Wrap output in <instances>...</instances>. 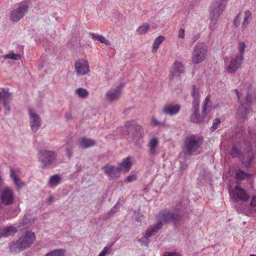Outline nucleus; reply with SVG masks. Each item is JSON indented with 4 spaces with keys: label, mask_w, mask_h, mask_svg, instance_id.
I'll return each mask as SVG.
<instances>
[{
    "label": "nucleus",
    "mask_w": 256,
    "mask_h": 256,
    "mask_svg": "<svg viewBox=\"0 0 256 256\" xmlns=\"http://www.w3.org/2000/svg\"><path fill=\"white\" fill-rule=\"evenodd\" d=\"M246 45L244 42H240L238 44V50L239 52V55L241 56L242 57H244V53L245 50Z\"/></svg>",
    "instance_id": "obj_38"
},
{
    "label": "nucleus",
    "mask_w": 256,
    "mask_h": 256,
    "mask_svg": "<svg viewBox=\"0 0 256 256\" xmlns=\"http://www.w3.org/2000/svg\"><path fill=\"white\" fill-rule=\"evenodd\" d=\"M75 93L80 97L82 98H86L88 94V91L84 88H78L77 89Z\"/></svg>",
    "instance_id": "obj_31"
},
{
    "label": "nucleus",
    "mask_w": 256,
    "mask_h": 256,
    "mask_svg": "<svg viewBox=\"0 0 256 256\" xmlns=\"http://www.w3.org/2000/svg\"><path fill=\"white\" fill-rule=\"evenodd\" d=\"M124 126L128 138L132 140L136 146L141 148L144 144V130L143 128L134 120L126 122Z\"/></svg>",
    "instance_id": "obj_3"
},
{
    "label": "nucleus",
    "mask_w": 256,
    "mask_h": 256,
    "mask_svg": "<svg viewBox=\"0 0 256 256\" xmlns=\"http://www.w3.org/2000/svg\"><path fill=\"white\" fill-rule=\"evenodd\" d=\"M16 232V228L14 226H6L0 229V238L8 237L14 234Z\"/></svg>",
    "instance_id": "obj_23"
},
{
    "label": "nucleus",
    "mask_w": 256,
    "mask_h": 256,
    "mask_svg": "<svg viewBox=\"0 0 256 256\" xmlns=\"http://www.w3.org/2000/svg\"><path fill=\"white\" fill-rule=\"evenodd\" d=\"M228 0H214L210 10V28L212 30L215 29V25L217 20L224 10L228 4Z\"/></svg>",
    "instance_id": "obj_6"
},
{
    "label": "nucleus",
    "mask_w": 256,
    "mask_h": 256,
    "mask_svg": "<svg viewBox=\"0 0 256 256\" xmlns=\"http://www.w3.org/2000/svg\"><path fill=\"white\" fill-rule=\"evenodd\" d=\"M122 89V86H118L109 90L106 94V99L110 102L118 99L120 95Z\"/></svg>",
    "instance_id": "obj_18"
},
{
    "label": "nucleus",
    "mask_w": 256,
    "mask_h": 256,
    "mask_svg": "<svg viewBox=\"0 0 256 256\" xmlns=\"http://www.w3.org/2000/svg\"><path fill=\"white\" fill-rule=\"evenodd\" d=\"M2 57L4 59H11L17 60L20 58V55L18 54H14L13 52H11L10 54L4 55Z\"/></svg>",
    "instance_id": "obj_34"
},
{
    "label": "nucleus",
    "mask_w": 256,
    "mask_h": 256,
    "mask_svg": "<svg viewBox=\"0 0 256 256\" xmlns=\"http://www.w3.org/2000/svg\"><path fill=\"white\" fill-rule=\"evenodd\" d=\"M184 206L182 204H178L174 208V212L165 209L161 210L156 216L157 224H161V228L164 224L173 222L174 225L179 223L184 216Z\"/></svg>",
    "instance_id": "obj_2"
},
{
    "label": "nucleus",
    "mask_w": 256,
    "mask_h": 256,
    "mask_svg": "<svg viewBox=\"0 0 256 256\" xmlns=\"http://www.w3.org/2000/svg\"><path fill=\"white\" fill-rule=\"evenodd\" d=\"M10 177L13 179V180H14V178H18L13 170H11L10 171Z\"/></svg>",
    "instance_id": "obj_50"
},
{
    "label": "nucleus",
    "mask_w": 256,
    "mask_h": 256,
    "mask_svg": "<svg viewBox=\"0 0 256 256\" xmlns=\"http://www.w3.org/2000/svg\"><path fill=\"white\" fill-rule=\"evenodd\" d=\"M203 142V138L196 135H190L186 137L184 148L186 156H190L196 152Z\"/></svg>",
    "instance_id": "obj_7"
},
{
    "label": "nucleus",
    "mask_w": 256,
    "mask_h": 256,
    "mask_svg": "<svg viewBox=\"0 0 256 256\" xmlns=\"http://www.w3.org/2000/svg\"><path fill=\"white\" fill-rule=\"evenodd\" d=\"M1 110V108H0V111Z\"/></svg>",
    "instance_id": "obj_58"
},
{
    "label": "nucleus",
    "mask_w": 256,
    "mask_h": 256,
    "mask_svg": "<svg viewBox=\"0 0 256 256\" xmlns=\"http://www.w3.org/2000/svg\"><path fill=\"white\" fill-rule=\"evenodd\" d=\"M185 36L184 30L183 28H180L178 32V38H184Z\"/></svg>",
    "instance_id": "obj_46"
},
{
    "label": "nucleus",
    "mask_w": 256,
    "mask_h": 256,
    "mask_svg": "<svg viewBox=\"0 0 256 256\" xmlns=\"http://www.w3.org/2000/svg\"><path fill=\"white\" fill-rule=\"evenodd\" d=\"M99 42L101 43L104 44L107 46H109L110 44V42L107 39H106V38L102 36H101L100 37V38L99 39Z\"/></svg>",
    "instance_id": "obj_41"
},
{
    "label": "nucleus",
    "mask_w": 256,
    "mask_h": 256,
    "mask_svg": "<svg viewBox=\"0 0 256 256\" xmlns=\"http://www.w3.org/2000/svg\"><path fill=\"white\" fill-rule=\"evenodd\" d=\"M64 146L66 148L67 156L70 158L72 156V150L74 148V144L72 142H68Z\"/></svg>",
    "instance_id": "obj_32"
},
{
    "label": "nucleus",
    "mask_w": 256,
    "mask_h": 256,
    "mask_svg": "<svg viewBox=\"0 0 256 256\" xmlns=\"http://www.w3.org/2000/svg\"><path fill=\"white\" fill-rule=\"evenodd\" d=\"M76 170L77 172H79L80 171L82 170V166H80V165H78V164H76Z\"/></svg>",
    "instance_id": "obj_53"
},
{
    "label": "nucleus",
    "mask_w": 256,
    "mask_h": 256,
    "mask_svg": "<svg viewBox=\"0 0 256 256\" xmlns=\"http://www.w3.org/2000/svg\"><path fill=\"white\" fill-rule=\"evenodd\" d=\"M14 184L18 186L21 187V182L20 180L18 178H14V180H13Z\"/></svg>",
    "instance_id": "obj_48"
},
{
    "label": "nucleus",
    "mask_w": 256,
    "mask_h": 256,
    "mask_svg": "<svg viewBox=\"0 0 256 256\" xmlns=\"http://www.w3.org/2000/svg\"><path fill=\"white\" fill-rule=\"evenodd\" d=\"M230 194L232 197L234 202H236L234 206L238 212H244L246 205L244 202L238 203V200L246 202L248 200L250 196L246 191L239 186H236L232 191L230 192Z\"/></svg>",
    "instance_id": "obj_5"
},
{
    "label": "nucleus",
    "mask_w": 256,
    "mask_h": 256,
    "mask_svg": "<svg viewBox=\"0 0 256 256\" xmlns=\"http://www.w3.org/2000/svg\"><path fill=\"white\" fill-rule=\"evenodd\" d=\"M136 178V175L134 173L132 172L130 175L127 177L126 180L128 182H131L134 180Z\"/></svg>",
    "instance_id": "obj_45"
},
{
    "label": "nucleus",
    "mask_w": 256,
    "mask_h": 256,
    "mask_svg": "<svg viewBox=\"0 0 256 256\" xmlns=\"http://www.w3.org/2000/svg\"><path fill=\"white\" fill-rule=\"evenodd\" d=\"M62 176L58 174H56L51 176L48 180V184L50 187H56L61 182Z\"/></svg>",
    "instance_id": "obj_27"
},
{
    "label": "nucleus",
    "mask_w": 256,
    "mask_h": 256,
    "mask_svg": "<svg viewBox=\"0 0 256 256\" xmlns=\"http://www.w3.org/2000/svg\"><path fill=\"white\" fill-rule=\"evenodd\" d=\"M10 96L11 94L6 89H2V92H0V100H4L3 106L4 108L5 114H8L10 110Z\"/></svg>",
    "instance_id": "obj_16"
},
{
    "label": "nucleus",
    "mask_w": 256,
    "mask_h": 256,
    "mask_svg": "<svg viewBox=\"0 0 256 256\" xmlns=\"http://www.w3.org/2000/svg\"><path fill=\"white\" fill-rule=\"evenodd\" d=\"M104 172L112 178H117L120 176V170L118 166H114L111 165H106L103 167Z\"/></svg>",
    "instance_id": "obj_17"
},
{
    "label": "nucleus",
    "mask_w": 256,
    "mask_h": 256,
    "mask_svg": "<svg viewBox=\"0 0 256 256\" xmlns=\"http://www.w3.org/2000/svg\"><path fill=\"white\" fill-rule=\"evenodd\" d=\"M252 20V12L249 10H246L244 12V18L242 25V30H244L248 26Z\"/></svg>",
    "instance_id": "obj_25"
},
{
    "label": "nucleus",
    "mask_w": 256,
    "mask_h": 256,
    "mask_svg": "<svg viewBox=\"0 0 256 256\" xmlns=\"http://www.w3.org/2000/svg\"><path fill=\"white\" fill-rule=\"evenodd\" d=\"M164 38H165L162 36H160L156 38L152 44V52L154 53L157 52L160 44L162 42Z\"/></svg>",
    "instance_id": "obj_29"
},
{
    "label": "nucleus",
    "mask_w": 256,
    "mask_h": 256,
    "mask_svg": "<svg viewBox=\"0 0 256 256\" xmlns=\"http://www.w3.org/2000/svg\"><path fill=\"white\" fill-rule=\"evenodd\" d=\"M14 200V192L12 188L6 187L0 191V200L4 205L10 206L12 204Z\"/></svg>",
    "instance_id": "obj_13"
},
{
    "label": "nucleus",
    "mask_w": 256,
    "mask_h": 256,
    "mask_svg": "<svg viewBox=\"0 0 256 256\" xmlns=\"http://www.w3.org/2000/svg\"><path fill=\"white\" fill-rule=\"evenodd\" d=\"M161 228V224H156L153 226L148 228L144 236L141 239L139 240V241L141 242H142L145 245L148 244L147 242H145V240H148V238L152 236V234L155 232H157Z\"/></svg>",
    "instance_id": "obj_20"
},
{
    "label": "nucleus",
    "mask_w": 256,
    "mask_h": 256,
    "mask_svg": "<svg viewBox=\"0 0 256 256\" xmlns=\"http://www.w3.org/2000/svg\"><path fill=\"white\" fill-rule=\"evenodd\" d=\"M180 109V106L178 104H168L164 106L162 109L163 113L173 116L177 114Z\"/></svg>",
    "instance_id": "obj_19"
},
{
    "label": "nucleus",
    "mask_w": 256,
    "mask_h": 256,
    "mask_svg": "<svg viewBox=\"0 0 256 256\" xmlns=\"http://www.w3.org/2000/svg\"><path fill=\"white\" fill-rule=\"evenodd\" d=\"M56 156V154L53 151L42 150L38 153V161L40 162L42 166L44 168L51 164Z\"/></svg>",
    "instance_id": "obj_10"
},
{
    "label": "nucleus",
    "mask_w": 256,
    "mask_h": 256,
    "mask_svg": "<svg viewBox=\"0 0 256 256\" xmlns=\"http://www.w3.org/2000/svg\"><path fill=\"white\" fill-rule=\"evenodd\" d=\"M132 165L130 162V158L127 157L123 160V161L119 164L118 168L120 171H128Z\"/></svg>",
    "instance_id": "obj_26"
},
{
    "label": "nucleus",
    "mask_w": 256,
    "mask_h": 256,
    "mask_svg": "<svg viewBox=\"0 0 256 256\" xmlns=\"http://www.w3.org/2000/svg\"><path fill=\"white\" fill-rule=\"evenodd\" d=\"M64 117L67 120H70L72 118V114L70 112H67L65 114Z\"/></svg>",
    "instance_id": "obj_49"
},
{
    "label": "nucleus",
    "mask_w": 256,
    "mask_h": 256,
    "mask_svg": "<svg viewBox=\"0 0 256 256\" xmlns=\"http://www.w3.org/2000/svg\"><path fill=\"white\" fill-rule=\"evenodd\" d=\"M244 59V58L241 56H236V57L232 58L226 68L228 72L230 74H233L236 72L241 66Z\"/></svg>",
    "instance_id": "obj_15"
},
{
    "label": "nucleus",
    "mask_w": 256,
    "mask_h": 256,
    "mask_svg": "<svg viewBox=\"0 0 256 256\" xmlns=\"http://www.w3.org/2000/svg\"><path fill=\"white\" fill-rule=\"evenodd\" d=\"M250 208H254L256 206V196H252L250 203Z\"/></svg>",
    "instance_id": "obj_44"
},
{
    "label": "nucleus",
    "mask_w": 256,
    "mask_h": 256,
    "mask_svg": "<svg viewBox=\"0 0 256 256\" xmlns=\"http://www.w3.org/2000/svg\"><path fill=\"white\" fill-rule=\"evenodd\" d=\"M184 72V67L182 64L178 61H176L170 71V77L173 78L177 74H182Z\"/></svg>",
    "instance_id": "obj_21"
},
{
    "label": "nucleus",
    "mask_w": 256,
    "mask_h": 256,
    "mask_svg": "<svg viewBox=\"0 0 256 256\" xmlns=\"http://www.w3.org/2000/svg\"><path fill=\"white\" fill-rule=\"evenodd\" d=\"M90 36H91L92 40L99 42V39L100 38V37L102 35L96 34L93 32H90Z\"/></svg>",
    "instance_id": "obj_42"
},
{
    "label": "nucleus",
    "mask_w": 256,
    "mask_h": 256,
    "mask_svg": "<svg viewBox=\"0 0 256 256\" xmlns=\"http://www.w3.org/2000/svg\"><path fill=\"white\" fill-rule=\"evenodd\" d=\"M230 154L233 158H238L240 154V152L236 146H233L230 150Z\"/></svg>",
    "instance_id": "obj_37"
},
{
    "label": "nucleus",
    "mask_w": 256,
    "mask_h": 256,
    "mask_svg": "<svg viewBox=\"0 0 256 256\" xmlns=\"http://www.w3.org/2000/svg\"><path fill=\"white\" fill-rule=\"evenodd\" d=\"M36 239L34 232L30 230L26 232L24 235L20 236L17 240L10 244V250L11 252H20L30 248Z\"/></svg>",
    "instance_id": "obj_4"
},
{
    "label": "nucleus",
    "mask_w": 256,
    "mask_h": 256,
    "mask_svg": "<svg viewBox=\"0 0 256 256\" xmlns=\"http://www.w3.org/2000/svg\"><path fill=\"white\" fill-rule=\"evenodd\" d=\"M78 144L80 147L82 148H87L95 145V140L84 137L80 138L78 140Z\"/></svg>",
    "instance_id": "obj_22"
},
{
    "label": "nucleus",
    "mask_w": 256,
    "mask_h": 256,
    "mask_svg": "<svg viewBox=\"0 0 256 256\" xmlns=\"http://www.w3.org/2000/svg\"><path fill=\"white\" fill-rule=\"evenodd\" d=\"M250 174L242 171L240 170H238L236 172V178L238 180H242L246 178L250 177Z\"/></svg>",
    "instance_id": "obj_35"
},
{
    "label": "nucleus",
    "mask_w": 256,
    "mask_h": 256,
    "mask_svg": "<svg viewBox=\"0 0 256 256\" xmlns=\"http://www.w3.org/2000/svg\"><path fill=\"white\" fill-rule=\"evenodd\" d=\"M112 245L113 243L108 244L105 247H104L98 256H106V253L111 250V248Z\"/></svg>",
    "instance_id": "obj_36"
},
{
    "label": "nucleus",
    "mask_w": 256,
    "mask_h": 256,
    "mask_svg": "<svg viewBox=\"0 0 256 256\" xmlns=\"http://www.w3.org/2000/svg\"><path fill=\"white\" fill-rule=\"evenodd\" d=\"M234 92H236V94L237 96V97H238V100H240V94H239V92H238V90H234Z\"/></svg>",
    "instance_id": "obj_55"
},
{
    "label": "nucleus",
    "mask_w": 256,
    "mask_h": 256,
    "mask_svg": "<svg viewBox=\"0 0 256 256\" xmlns=\"http://www.w3.org/2000/svg\"><path fill=\"white\" fill-rule=\"evenodd\" d=\"M120 208V202L119 200L116 203V204L113 206V208L110 210V213L114 214L116 213L118 209Z\"/></svg>",
    "instance_id": "obj_40"
},
{
    "label": "nucleus",
    "mask_w": 256,
    "mask_h": 256,
    "mask_svg": "<svg viewBox=\"0 0 256 256\" xmlns=\"http://www.w3.org/2000/svg\"><path fill=\"white\" fill-rule=\"evenodd\" d=\"M29 6L26 4H22L16 8L12 11L10 15V20L13 22H18L28 12Z\"/></svg>",
    "instance_id": "obj_11"
},
{
    "label": "nucleus",
    "mask_w": 256,
    "mask_h": 256,
    "mask_svg": "<svg viewBox=\"0 0 256 256\" xmlns=\"http://www.w3.org/2000/svg\"><path fill=\"white\" fill-rule=\"evenodd\" d=\"M150 24L148 23H144L142 26L138 27L137 30V32L140 34H146L148 32Z\"/></svg>",
    "instance_id": "obj_33"
},
{
    "label": "nucleus",
    "mask_w": 256,
    "mask_h": 256,
    "mask_svg": "<svg viewBox=\"0 0 256 256\" xmlns=\"http://www.w3.org/2000/svg\"><path fill=\"white\" fill-rule=\"evenodd\" d=\"M252 92L248 91L245 102H243L242 101L240 102L241 106L238 108L236 113V118L240 121L243 120L249 112V108L252 102Z\"/></svg>",
    "instance_id": "obj_9"
},
{
    "label": "nucleus",
    "mask_w": 256,
    "mask_h": 256,
    "mask_svg": "<svg viewBox=\"0 0 256 256\" xmlns=\"http://www.w3.org/2000/svg\"><path fill=\"white\" fill-rule=\"evenodd\" d=\"M192 95L193 98L192 101V114L190 116V120L194 123L200 122L207 114V110L210 108L212 102L210 100V96H208L203 104L202 116H200L199 112L200 94L196 86H194Z\"/></svg>",
    "instance_id": "obj_1"
},
{
    "label": "nucleus",
    "mask_w": 256,
    "mask_h": 256,
    "mask_svg": "<svg viewBox=\"0 0 256 256\" xmlns=\"http://www.w3.org/2000/svg\"><path fill=\"white\" fill-rule=\"evenodd\" d=\"M152 121L153 123L156 125H160V126L162 125V123L160 122L157 120H156L155 118H153L152 120Z\"/></svg>",
    "instance_id": "obj_51"
},
{
    "label": "nucleus",
    "mask_w": 256,
    "mask_h": 256,
    "mask_svg": "<svg viewBox=\"0 0 256 256\" xmlns=\"http://www.w3.org/2000/svg\"><path fill=\"white\" fill-rule=\"evenodd\" d=\"M247 158H245V156L242 158V163L246 166H250L253 158V153L250 148H248L246 152Z\"/></svg>",
    "instance_id": "obj_28"
},
{
    "label": "nucleus",
    "mask_w": 256,
    "mask_h": 256,
    "mask_svg": "<svg viewBox=\"0 0 256 256\" xmlns=\"http://www.w3.org/2000/svg\"><path fill=\"white\" fill-rule=\"evenodd\" d=\"M159 141L157 138H152L150 140L148 146L150 153L151 155H156L158 154L156 148L158 146Z\"/></svg>",
    "instance_id": "obj_24"
},
{
    "label": "nucleus",
    "mask_w": 256,
    "mask_h": 256,
    "mask_svg": "<svg viewBox=\"0 0 256 256\" xmlns=\"http://www.w3.org/2000/svg\"><path fill=\"white\" fill-rule=\"evenodd\" d=\"M54 197L52 196H50L49 198H48V200H47L49 204H52V202L54 201Z\"/></svg>",
    "instance_id": "obj_52"
},
{
    "label": "nucleus",
    "mask_w": 256,
    "mask_h": 256,
    "mask_svg": "<svg viewBox=\"0 0 256 256\" xmlns=\"http://www.w3.org/2000/svg\"><path fill=\"white\" fill-rule=\"evenodd\" d=\"M74 68L78 76H83L90 73L88 62L85 59H78L74 62Z\"/></svg>",
    "instance_id": "obj_12"
},
{
    "label": "nucleus",
    "mask_w": 256,
    "mask_h": 256,
    "mask_svg": "<svg viewBox=\"0 0 256 256\" xmlns=\"http://www.w3.org/2000/svg\"><path fill=\"white\" fill-rule=\"evenodd\" d=\"M163 256H180V254L175 252H166L164 253Z\"/></svg>",
    "instance_id": "obj_47"
},
{
    "label": "nucleus",
    "mask_w": 256,
    "mask_h": 256,
    "mask_svg": "<svg viewBox=\"0 0 256 256\" xmlns=\"http://www.w3.org/2000/svg\"><path fill=\"white\" fill-rule=\"evenodd\" d=\"M66 252V250L64 249L58 248L50 251L44 256H64Z\"/></svg>",
    "instance_id": "obj_30"
},
{
    "label": "nucleus",
    "mask_w": 256,
    "mask_h": 256,
    "mask_svg": "<svg viewBox=\"0 0 256 256\" xmlns=\"http://www.w3.org/2000/svg\"><path fill=\"white\" fill-rule=\"evenodd\" d=\"M250 256H256V255H255V254H250Z\"/></svg>",
    "instance_id": "obj_57"
},
{
    "label": "nucleus",
    "mask_w": 256,
    "mask_h": 256,
    "mask_svg": "<svg viewBox=\"0 0 256 256\" xmlns=\"http://www.w3.org/2000/svg\"><path fill=\"white\" fill-rule=\"evenodd\" d=\"M136 221H138V222L141 221V219L140 218L136 217Z\"/></svg>",
    "instance_id": "obj_56"
},
{
    "label": "nucleus",
    "mask_w": 256,
    "mask_h": 256,
    "mask_svg": "<svg viewBox=\"0 0 256 256\" xmlns=\"http://www.w3.org/2000/svg\"><path fill=\"white\" fill-rule=\"evenodd\" d=\"M207 46L203 42H198L194 46L192 56L194 64H200L204 61L206 56Z\"/></svg>",
    "instance_id": "obj_8"
},
{
    "label": "nucleus",
    "mask_w": 256,
    "mask_h": 256,
    "mask_svg": "<svg viewBox=\"0 0 256 256\" xmlns=\"http://www.w3.org/2000/svg\"><path fill=\"white\" fill-rule=\"evenodd\" d=\"M28 114L30 116V125L31 130L33 132H36L38 130L41 126V118L33 110L30 108L28 110Z\"/></svg>",
    "instance_id": "obj_14"
},
{
    "label": "nucleus",
    "mask_w": 256,
    "mask_h": 256,
    "mask_svg": "<svg viewBox=\"0 0 256 256\" xmlns=\"http://www.w3.org/2000/svg\"><path fill=\"white\" fill-rule=\"evenodd\" d=\"M220 122H221L219 118H215L213 121L212 126L210 128L212 131L214 132L216 129H217L218 128V126L220 125Z\"/></svg>",
    "instance_id": "obj_39"
},
{
    "label": "nucleus",
    "mask_w": 256,
    "mask_h": 256,
    "mask_svg": "<svg viewBox=\"0 0 256 256\" xmlns=\"http://www.w3.org/2000/svg\"><path fill=\"white\" fill-rule=\"evenodd\" d=\"M240 20H241L240 14L239 13L236 15V16L234 20V25L236 26H239Z\"/></svg>",
    "instance_id": "obj_43"
},
{
    "label": "nucleus",
    "mask_w": 256,
    "mask_h": 256,
    "mask_svg": "<svg viewBox=\"0 0 256 256\" xmlns=\"http://www.w3.org/2000/svg\"><path fill=\"white\" fill-rule=\"evenodd\" d=\"M198 38V36L196 35L194 36L193 38H192V42H194Z\"/></svg>",
    "instance_id": "obj_54"
}]
</instances>
